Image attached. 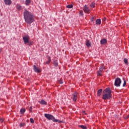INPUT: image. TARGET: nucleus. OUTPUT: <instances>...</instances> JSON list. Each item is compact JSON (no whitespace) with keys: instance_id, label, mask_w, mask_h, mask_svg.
I'll return each mask as SVG.
<instances>
[{"instance_id":"f257e3e1","label":"nucleus","mask_w":129,"mask_h":129,"mask_svg":"<svg viewBox=\"0 0 129 129\" xmlns=\"http://www.w3.org/2000/svg\"><path fill=\"white\" fill-rule=\"evenodd\" d=\"M23 17L25 23L29 25L32 24V23L35 21V16H34V14L32 12L27 10V9L24 10Z\"/></svg>"},{"instance_id":"f03ea898","label":"nucleus","mask_w":129,"mask_h":129,"mask_svg":"<svg viewBox=\"0 0 129 129\" xmlns=\"http://www.w3.org/2000/svg\"><path fill=\"white\" fill-rule=\"evenodd\" d=\"M105 93L102 96V99L104 100H106L107 99H110L112 97L111 95V90L109 88H107L104 90Z\"/></svg>"},{"instance_id":"7ed1b4c3","label":"nucleus","mask_w":129,"mask_h":129,"mask_svg":"<svg viewBox=\"0 0 129 129\" xmlns=\"http://www.w3.org/2000/svg\"><path fill=\"white\" fill-rule=\"evenodd\" d=\"M44 116L46 118L48 119V120H52L53 122H58V123H61V122H62V121L55 119V117L51 114H45Z\"/></svg>"},{"instance_id":"20e7f679","label":"nucleus","mask_w":129,"mask_h":129,"mask_svg":"<svg viewBox=\"0 0 129 129\" xmlns=\"http://www.w3.org/2000/svg\"><path fill=\"white\" fill-rule=\"evenodd\" d=\"M120 84H121V80L119 78H117L114 82L115 86H116V87H120Z\"/></svg>"},{"instance_id":"39448f33","label":"nucleus","mask_w":129,"mask_h":129,"mask_svg":"<svg viewBox=\"0 0 129 129\" xmlns=\"http://www.w3.org/2000/svg\"><path fill=\"white\" fill-rule=\"evenodd\" d=\"M104 69H105L104 66H103V64H101V67L99 68V70L97 71V74L98 76H102V74H101V73L102 72V71H103Z\"/></svg>"},{"instance_id":"423d86ee","label":"nucleus","mask_w":129,"mask_h":129,"mask_svg":"<svg viewBox=\"0 0 129 129\" xmlns=\"http://www.w3.org/2000/svg\"><path fill=\"white\" fill-rule=\"evenodd\" d=\"M83 11L86 14H89V13L90 12V9H89V8H88V7H87V5H85V6L84 7V8H83Z\"/></svg>"},{"instance_id":"0eeeda50","label":"nucleus","mask_w":129,"mask_h":129,"mask_svg":"<svg viewBox=\"0 0 129 129\" xmlns=\"http://www.w3.org/2000/svg\"><path fill=\"white\" fill-rule=\"evenodd\" d=\"M78 96V93L75 92L73 94V101H76L77 100V97Z\"/></svg>"},{"instance_id":"6e6552de","label":"nucleus","mask_w":129,"mask_h":129,"mask_svg":"<svg viewBox=\"0 0 129 129\" xmlns=\"http://www.w3.org/2000/svg\"><path fill=\"white\" fill-rule=\"evenodd\" d=\"M33 70L34 72H35L36 73H40L41 72V69L37 67L36 66H33Z\"/></svg>"},{"instance_id":"1a4fd4ad","label":"nucleus","mask_w":129,"mask_h":129,"mask_svg":"<svg viewBox=\"0 0 129 129\" xmlns=\"http://www.w3.org/2000/svg\"><path fill=\"white\" fill-rule=\"evenodd\" d=\"M23 41L24 42V44H28V43H29V36L23 37Z\"/></svg>"},{"instance_id":"9d476101","label":"nucleus","mask_w":129,"mask_h":129,"mask_svg":"<svg viewBox=\"0 0 129 129\" xmlns=\"http://www.w3.org/2000/svg\"><path fill=\"white\" fill-rule=\"evenodd\" d=\"M4 3L6 6H11V5H12L11 0H4Z\"/></svg>"},{"instance_id":"9b49d317","label":"nucleus","mask_w":129,"mask_h":129,"mask_svg":"<svg viewBox=\"0 0 129 129\" xmlns=\"http://www.w3.org/2000/svg\"><path fill=\"white\" fill-rule=\"evenodd\" d=\"M100 43L102 45H105L107 43V40L105 39H102L100 41Z\"/></svg>"},{"instance_id":"f8f14e48","label":"nucleus","mask_w":129,"mask_h":129,"mask_svg":"<svg viewBox=\"0 0 129 129\" xmlns=\"http://www.w3.org/2000/svg\"><path fill=\"white\" fill-rule=\"evenodd\" d=\"M39 103L43 105H47V102L44 100H41V101L39 102Z\"/></svg>"},{"instance_id":"ddd939ff","label":"nucleus","mask_w":129,"mask_h":129,"mask_svg":"<svg viewBox=\"0 0 129 129\" xmlns=\"http://www.w3.org/2000/svg\"><path fill=\"white\" fill-rule=\"evenodd\" d=\"M16 9H17L18 11H22V6L20 4H17Z\"/></svg>"},{"instance_id":"4468645a","label":"nucleus","mask_w":129,"mask_h":129,"mask_svg":"<svg viewBox=\"0 0 129 129\" xmlns=\"http://www.w3.org/2000/svg\"><path fill=\"white\" fill-rule=\"evenodd\" d=\"M101 93H102V89H100L97 91V96H100V95H101Z\"/></svg>"},{"instance_id":"2eb2a0df","label":"nucleus","mask_w":129,"mask_h":129,"mask_svg":"<svg viewBox=\"0 0 129 129\" xmlns=\"http://www.w3.org/2000/svg\"><path fill=\"white\" fill-rule=\"evenodd\" d=\"M86 45L87 47H91V42L89 40H87Z\"/></svg>"},{"instance_id":"dca6fc26","label":"nucleus","mask_w":129,"mask_h":129,"mask_svg":"<svg viewBox=\"0 0 129 129\" xmlns=\"http://www.w3.org/2000/svg\"><path fill=\"white\" fill-rule=\"evenodd\" d=\"M30 4H31V0H26L25 1L26 6H30Z\"/></svg>"},{"instance_id":"f3484780","label":"nucleus","mask_w":129,"mask_h":129,"mask_svg":"<svg viewBox=\"0 0 129 129\" xmlns=\"http://www.w3.org/2000/svg\"><path fill=\"white\" fill-rule=\"evenodd\" d=\"M25 112H26V109L25 108H22L20 110V113L21 114H24V113H25Z\"/></svg>"},{"instance_id":"a211bd4d","label":"nucleus","mask_w":129,"mask_h":129,"mask_svg":"<svg viewBox=\"0 0 129 129\" xmlns=\"http://www.w3.org/2000/svg\"><path fill=\"white\" fill-rule=\"evenodd\" d=\"M96 22V25H100L101 24V20L100 19H97Z\"/></svg>"},{"instance_id":"6ab92c4d","label":"nucleus","mask_w":129,"mask_h":129,"mask_svg":"<svg viewBox=\"0 0 129 129\" xmlns=\"http://www.w3.org/2000/svg\"><path fill=\"white\" fill-rule=\"evenodd\" d=\"M53 65L55 67H58V61L57 60L53 61Z\"/></svg>"},{"instance_id":"aec40b11","label":"nucleus","mask_w":129,"mask_h":129,"mask_svg":"<svg viewBox=\"0 0 129 129\" xmlns=\"http://www.w3.org/2000/svg\"><path fill=\"white\" fill-rule=\"evenodd\" d=\"M79 127H81V128H82V129H87V127H86V126L85 125H79Z\"/></svg>"},{"instance_id":"412c9836","label":"nucleus","mask_w":129,"mask_h":129,"mask_svg":"<svg viewBox=\"0 0 129 129\" xmlns=\"http://www.w3.org/2000/svg\"><path fill=\"white\" fill-rule=\"evenodd\" d=\"M90 7H91V8H95V3H92L90 5Z\"/></svg>"},{"instance_id":"4be33fe9","label":"nucleus","mask_w":129,"mask_h":129,"mask_svg":"<svg viewBox=\"0 0 129 129\" xmlns=\"http://www.w3.org/2000/svg\"><path fill=\"white\" fill-rule=\"evenodd\" d=\"M67 8H68V9H72V8H73V5H69L67 6Z\"/></svg>"},{"instance_id":"5701e85b","label":"nucleus","mask_w":129,"mask_h":129,"mask_svg":"<svg viewBox=\"0 0 129 129\" xmlns=\"http://www.w3.org/2000/svg\"><path fill=\"white\" fill-rule=\"evenodd\" d=\"M50 62H51V58H50V57H48V61H46V63L48 64Z\"/></svg>"},{"instance_id":"b1692460","label":"nucleus","mask_w":129,"mask_h":129,"mask_svg":"<svg viewBox=\"0 0 129 129\" xmlns=\"http://www.w3.org/2000/svg\"><path fill=\"white\" fill-rule=\"evenodd\" d=\"M30 122L31 123H34V122H35V121L34 120V119H33L32 118H30Z\"/></svg>"},{"instance_id":"393cba45","label":"nucleus","mask_w":129,"mask_h":129,"mask_svg":"<svg viewBox=\"0 0 129 129\" xmlns=\"http://www.w3.org/2000/svg\"><path fill=\"white\" fill-rule=\"evenodd\" d=\"M23 126H25V123L20 124V127H23Z\"/></svg>"},{"instance_id":"a878e982","label":"nucleus","mask_w":129,"mask_h":129,"mask_svg":"<svg viewBox=\"0 0 129 129\" xmlns=\"http://www.w3.org/2000/svg\"><path fill=\"white\" fill-rule=\"evenodd\" d=\"M126 85V81H125V80H124V83L123 84V87H124Z\"/></svg>"},{"instance_id":"bb28decb","label":"nucleus","mask_w":129,"mask_h":129,"mask_svg":"<svg viewBox=\"0 0 129 129\" xmlns=\"http://www.w3.org/2000/svg\"><path fill=\"white\" fill-rule=\"evenodd\" d=\"M123 61L124 62L125 64H127V59L124 58Z\"/></svg>"},{"instance_id":"cd10ccee","label":"nucleus","mask_w":129,"mask_h":129,"mask_svg":"<svg viewBox=\"0 0 129 129\" xmlns=\"http://www.w3.org/2000/svg\"><path fill=\"white\" fill-rule=\"evenodd\" d=\"M80 15L81 16H83V11H80Z\"/></svg>"},{"instance_id":"c85d7f7f","label":"nucleus","mask_w":129,"mask_h":129,"mask_svg":"<svg viewBox=\"0 0 129 129\" xmlns=\"http://www.w3.org/2000/svg\"><path fill=\"white\" fill-rule=\"evenodd\" d=\"M59 83H60V84H63V81L61 80L59 81Z\"/></svg>"},{"instance_id":"c756f323","label":"nucleus","mask_w":129,"mask_h":129,"mask_svg":"<svg viewBox=\"0 0 129 129\" xmlns=\"http://www.w3.org/2000/svg\"><path fill=\"white\" fill-rule=\"evenodd\" d=\"M2 122H4V119L1 118V119H0V123H2Z\"/></svg>"},{"instance_id":"7c9ffc66","label":"nucleus","mask_w":129,"mask_h":129,"mask_svg":"<svg viewBox=\"0 0 129 129\" xmlns=\"http://www.w3.org/2000/svg\"><path fill=\"white\" fill-rule=\"evenodd\" d=\"M128 117H129V115H128L126 116L125 117H124V118H125V119H127V118H128Z\"/></svg>"},{"instance_id":"2f4dec72","label":"nucleus","mask_w":129,"mask_h":129,"mask_svg":"<svg viewBox=\"0 0 129 129\" xmlns=\"http://www.w3.org/2000/svg\"><path fill=\"white\" fill-rule=\"evenodd\" d=\"M29 111H30V112H32V106H30V108H29Z\"/></svg>"},{"instance_id":"473e14b6","label":"nucleus","mask_w":129,"mask_h":129,"mask_svg":"<svg viewBox=\"0 0 129 129\" xmlns=\"http://www.w3.org/2000/svg\"><path fill=\"white\" fill-rule=\"evenodd\" d=\"M103 21H106V18L104 17L103 18Z\"/></svg>"},{"instance_id":"72a5a7b5","label":"nucleus","mask_w":129,"mask_h":129,"mask_svg":"<svg viewBox=\"0 0 129 129\" xmlns=\"http://www.w3.org/2000/svg\"><path fill=\"white\" fill-rule=\"evenodd\" d=\"M28 44H33V42L28 41Z\"/></svg>"}]
</instances>
